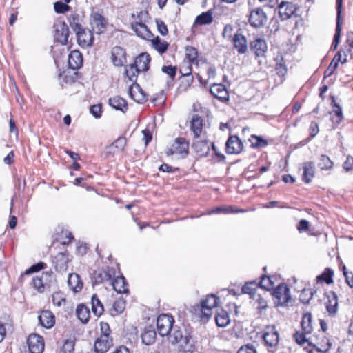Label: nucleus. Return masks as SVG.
<instances>
[{"label": "nucleus", "instance_id": "obj_1", "mask_svg": "<svg viewBox=\"0 0 353 353\" xmlns=\"http://www.w3.org/2000/svg\"><path fill=\"white\" fill-rule=\"evenodd\" d=\"M219 298L214 294H208L199 304L192 307V312L202 322H206L212 315V310L218 305Z\"/></svg>", "mask_w": 353, "mask_h": 353}, {"label": "nucleus", "instance_id": "obj_2", "mask_svg": "<svg viewBox=\"0 0 353 353\" xmlns=\"http://www.w3.org/2000/svg\"><path fill=\"white\" fill-rule=\"evenodd\" d=\"M55 282L56 279L52 271L43 272L41 275L36 276L32 280L33 288L41 294L49 290Z\"/></svg>", "mask_w": 353, "mask_h": 353}, {"label": "nucleus", "instance_id": "obj_3", "mask_svg": "<svg viewBox=\"0 0 353 353\" xmlns=\"http://www.w3.org/2000/svg\"><path fill=\"white\" fill-rule=\"evenodd\" d=\"M189 152V142L184 137H177L171 145L168 148L165 153L168 157L176 155L180 158H185Z\"/></svg>", "mask_w": 353, "mask_h": 353}, {"label": "nucleus", "instance_id": "obj_4", "mask_svg": "<svg viewBox=\"0 0 353 353\" xmlns=\"http://www.w3.org/2000/svg\"><path fill=\"white\" fill-rule=\"evenodd\" d=\"M175 323L172 315L168 314H159L156 321L157 329L159 334L161 336H166L170 334Z\"/></svg>", "mask_w": 353, "mask_h": 353}, {"label": "nucleus", "instance_id": "obj_5", "mask_svg": "<svg viewBox=\"0 0 353 353\" xmlns=\"http://www.w3.org/2000/svg\"><path fill=\"white\" fill-rule=\"evenodd\" d=\"M116 270L114 268L105 266L101 269L94 270L92 274V281L94 284H101L106 281H111L115 276Z\"/></svg>", "mask_w": 353, "mask_h": 353}, {"label": "nucleus", "instance_id": "obj_6", "mask_svg": "<svg viewBox=\"0 0 353 353\" xmlns=\"http://www.w3.org/2000/svg\"><path fill=\"white\" fill-rule=\"evenodd\" d=\"M206 123L204 119L197 114H193L190 121V130L194 139L205 137Z\"/></svg>", "mask_w": 353, "mask_h": 353}, {"label": "nucleus", "instance_id": "obj_7", "mask_svg": "<svg viewBox=\"0 0 353 353\" xmlns=\"http://www.w3.org/2000/svg\"><path fill=\"white\" fill-rule=\"evenodd\" d=\"M109 58L114 67L122 68L127 63L126 50L119 46H114L110 50Z\"/></svg>", "mask_w": 353, "mask_h": 353}, {"label": "nucleus", "instance_id": "obj_8", "mask_svg": "<svg viewBox=\"0 0 353 353\" xmlns=\"http://www.w3.org/2000/svg\"><path fill=\"white\" fill-rule=\"evenodd\" d=\"M72 259L69 256L67 250L60 252L54 256L52 259V263L57 272L63 273L66 272Z\"/></svg>", "mask_w": 353, "mask_h": 353}, {"label": "nucleus", "instance_id": "obj_9", "mask_svg": "<svg viewBox=\"0 0 353 353\" xmlns=\"http://www.w3.org/2000/svg\"><path fill=\"white\" fill-rule=\"evenodd\" d=\"M273 296L274 304L276 306H284L291 301L290 289L287 285L282 283L279 285L274 290Z\"/></svg>", "mask_w": 353, "mask_h": 353}, {"label": "nucleus", "instance_id": "obj_10", "mask_svg": "<svg viewBox=\"0 0 353 353\" xmlns=\"http://www.w3.org/2000/svg\"><path fill=\"white\" fill-rule=\"evenodd\" d=\"M26 344L29 353H43L45 349L43 337L36 333L28 335Z\"/></svg>", "mask_w": 353, "mask_h": 353}, {"label": "nucleus", "instance_id": "obj_11", "mask_svg": "<svg viewBox=\"0 0 353 353\" xmlns=\"http://www.w3.org/2000/svg\"><path fill=\"white\" fill-rule=\"evenodd\" d=\"M210 146H212V150L216 153L218 157V161L220 160V154L219 152L216 151L214 145L213 143H210L207 140H196L194 141L192 143V150L196 154L198 157H203L208 155L210 150Z\"/></svg>", "mask_w": 353, "mask_h": 353}, {"label": "nucleus", "instance_id": "obj_12", "mask_svg": "<svg viewBox=\"0 0 353 353\" xmlns=\"http://www.w3.org/2000/svg\"><path fill=\"white\" fill-rule=\"evenodd\" d=\"M80 77L81 74L77 70L67 69L59 73L58 80L62 88H67L77 82Z\"/></svg>", "mask_w": 353, "mask_h": 353}, {"label": "nucleus", "instance_id": "obj_13", "mask_svg": "<svg viewBox=\"0 0 353 353\" xmlns=\"http://www.w3.org/2000/svg\"><path fill=\"white\" fill-rule=\"evenodd\" d=\"M263 339L264 340L265 345L268 348L273 349H269V351L271 352H274L279 341V334L278 332L276 330L275 327H266L263 334Z\"/></svg>", "mask_w": 353, "mask_h": 353}, {"label": "nucleus", "instance_id": "obj_14", "mask_svg": "<svg viewBox=\"0 0 353 353\" xmlns=\"http://www.w3.org/2000/svg\"><path fill=\"white\" fill-rule=\"evenodd\" d=\"M54 39L56 42L61 45H65L68 43L70 35L69 28L65 21H59L54 25Z\"/></svg>", "mask_w": 353, "mask_h": 353}, {"label": "nucleus", "instance_id": "obj_15", "mask_svg": "<svg viewBox=\"0 0 353 353\" xmlns=\"http://www.w3.org/2000/svg\"><path fill=\"white\" fill-rule=\"evenodd\" d=\"M75 34L77 43L82 48L85 49L93 46L94 37L91 30L84 28Z\"/></svg>", "mask_w": 353, "mask_h": 353}, {"label": "nucleus", "instance_id": "obj_16", "mask_svg": "<svg viewBox=\"0 0 353 353\" xmlns=\"http://www.w3.org/2000/svg\"><path fill=\"white\" fill-rule=\"evenodd\" d=\"M90 23L92 31L97 34H102L107 28V19L99 12H93L91 14Z\"/></svg>", "mask_w": 353, "mask_h": 353}, {"label": "nucleus", "instance_id": "obj_17", "mask_svg": "<svg viewBox=\"0 0 353 353\" xmlns=\"http://www.w3.org/2000/svg\"><path fill=\"white\" fill-rule=\"evenodd\" d=\"M267 16L265 12L260 8L252 10L249 15L250 25L255 28H259L266 23Z\"/></svg>", "mask_w": 353, "mask_h": 353}, {"label": "nucleus", "instance_id": "obj_18", "mask_svg": "<svg viewBox=\"0 0 353 353\" xmlns=\"http://www.w3.org/2000/svg\"><path fill=\"white\" fill-rule=\"evenodd\" d=\"M151 61L152 58L149 53L141 52L134 58L133 63L141 72H146L150 68Z\"/></svg>", "mask_w": 353, "mask_h": 353}, {"label": "nucleus", "instance_id": "obj_19", "mask_svg": "<svg viewBox=\"0 0 353 353\" xmlns=\"http://www.w3.org/2000/svg\"><path fill=\"white\" fill-rule=\"evenodd\" d=\"M130 27L136 35L143 39L148 41L153 37L152 32L149 30L145 23L131 22Z\"/></svg>", "mask_w": 353, "mask_h": 353}, {"label": "nucleus", "instance_id": "obj_20", "mask_svg": "<svg viewBox=\"0 0 353 353\" xmlns=\"http://www.w3.org/2000/svg\"><path fill=\"white\" fill-rule=\"evenodd\" d=\"M113 345V339L98 336L94 343L95 353H106Z\"/></svg>", "mask_w": 353, "mask_h": 353}, {"label": "nucleus", "instance_id": "obj_21", "mask_svg": "<svg viewBox=\"0 0 353 353\" xmlns=\"http://www.w3.org/2000/svg\"><path fill=\"white\" fill-rule=\"evenodd\" d=\"M38 320L39 324L46 328L50 329L54 326L56 323V318L54 314L48 310H43L41 311L39 314Z\"/></svg>", "mask_w": 353, "mask_h": 353}, {"label": "nucleus", "instance_id": "obj_22", "mask_svg": "<svg viewBox=\"0 0 353 353\" xmlns=\"http://www.w3.org/2000/svg\"><path fill=\"white\" fill-rule=\"evenodd\" d=\"M296 6L289 1H282L279 5V13L282 20L290 19L296 10Z\"/></svg>", "mask_w": 353, "mask_h": 353}, {"label": "nucleus", "instance_id": "obj_23", "mask_svg": "<svg viewBox=\"0 0 353 353\" xmlns=\"http://www.w3.org/2000/svg\"><path fill=\"white\" fill-rule=\"evenodd\" d=\"M141 338L142 343L145 345L153 344L157 339V331L152 325H147L144 327Z\"/></svg>", "mask_w": 353, "mask_h": 353}, {"label": "nucleus", "instance_id": "obj_24", "mask_svg": "<svg viewBox=\"0 0 353 353\" xmlns=\"http://www.w3.org/2000/svg\"><path fill=\"white\" fill-rule=\"evenodd\" d=\"M243 149V143L237 136H230L225 143L228 154H239Z\"/></svg>", "mask_w": 353, "mask_h": 353}, {"label": "nucleus", "instance_id": "obj_25", "mask_svg": "<svg viewBox=\"0 0 353 353\" xmlns=\"http://www.w3.org/2000/svg\"><path fill=\"white\" fill-rule=\"evenodd\" d=\"M83 62V55L78 50H72L68 55V65L70 69L79 70L82 67Z\"/></svg>", "mask_w": 353, "mask_h": 353}, {"label": "nucleus", "instance_id": "obj_26", "mask_svg": "<svg viewBox=\"0 0 353 353\" xmlns=\"http://www.w3.org/2000/svg\"><path fill=\"white\" fill-rule=\"evenodd\" d=\"M182 343L185 352L193 353L196 350V341L194 339L192 330H185V336Z\"/></svg>", "mask_w": 353, "mask_h": 353}, {"label": "nucleus", "instance_id": "obj_27", "mask_svg": "<svg viewBox=\"0 0 353 353\" xmlns=\"http://www.w3.org/2000/svg\"><path fill=\"white\" fill-rule=\"evenodd\" d=\"M343 0H336V10H337V19H336V32L334 37L333 43L332 44V48L333 50H336L338 47L340 41V35L341 31V8H342Z\"/></svg>", "mask_w": 353, "mask_h": 353}, {"label": "nucleus", "instance_id": "obj_28", "mask_svg": "<svg viewBox=\"0 0 353 353\" xmlns=\"http://www.w3.org/2000/svg\"><path fill=\"white\" fill-rule=\"evenodd\" d=\"M110 283L113 289L119 294H125L129 292L128 283L123 275L115 276Z\"/></svg>", "mask_w": 353, "mask_h": 353}, {"label": "nucleus", "instance_id": "obj_29", "mask_svg": "<svg viewBox=\"0 0 353 353\" xmlns=\"http://www.w3.org/2000/svg\"><path fill=\"white\" fill-rule=\"evenodd\" d=\"M129 94L132 99L139 103H143L147 101V96L143 92L139 84L132 83L129 88Z\"/></svg>", "mask_w": 353, "mask_h": 353}, {"label": "nucleus", "instance_id": "obj_30", "mask_svg": "<svg viewBox=\"0 0 353 353\" xmlns=\"http://www.w3.org/2000/svg\"><path fill=\"white\" fill-rule=\"evenodd\" d=\"M232 42L234 48L239 54H244L248 50V41L246 37L241 33H235Z\"/></svg>", "mask_w": 353, "mask_h": 353}, {"label": "nucleus", "instance_id": "obj_31", "mask_svg": "<svg viewBox=\"0 0 353 353\" xmlns=\"http://www.w3.org/2000/svg\"><path fill=\"white\" fill-rule=\"evenodd\" d=\"M68 285L70 289L74 293L81 292L83 287V281L77 273H70L68 275Z\"/></svg>", "mask_w": 353, "mask_h": 353}, {"label": "nucleus", "instance_id": "obj_32", "mask_svg": "<svg viewBox=\"0 0 353 353\" xmlns=\"http://www.w3.org/2000/svg\"><path fill=\"white\" fill-rule=\"evenodd\" d=\"M151 42V46L161 55L165 54L170 46L168 41L162 40L159 36L153 37L150 39Z\"/></svg>", "mask_w": 353, "mask_h": 353}, {"label": "nucleus", "instance_id": "obj_33", "mask_svg": "<svg viewBox=\"0 0 353 353\" xmlns=\"http://www.w3.org/2000/svg\"><path fill=\"white\" fill-rule=\"evenodd\" d=\"M250 49L257 57H263L267 51V44L263 39H256L250 43Z\"/></svg>", "mask_w": 353, "mask_h": 353}, {"label": "nucleus", "instance_id": "obj_34", "mask_svg": "<svg viewBox=\"0 0 353 353\" xmlns=\"http://www.w3.org/2000/svg\"><path fill=\"white\" fill-rule=\"evenodd\" d=\"M307 334H305V332H296L294 334V339L296 341V342L301 345H303L305 343H308L310 345H314V347H316L317 350L320 352H326L327 350H328V349L330 347L329 343H327V347H324L323 350L320 349L317 347V345L316 344H314L312 343L311 337H307Z\"/></svg>", "mask_w": 353, "mask_h": 353}, {"label": "nucleus", "instance_id": "obj_35", "mask_svg": "<svg viewBox=\"0 0 353 353\" xmlns=\"http://www.w3.org/2000/svg\"><path fill=\"white\" fill-rule=\"evenodd\" d=\"M67 19H68L70 26L71 27V28L74 32L76 33L79 30H81L83 28H84L82 26V23H83V17L81 16L77 12L71 13L67 17Z\"/></svg>", "mask_w": 353, "mask_h": 353}, {"label": "nucleus", "instance_id": "obj_36", "mask_svg": "<svg viewBox=\"0 0 353 353\" xmlns=\"http://www.w3.org/2000/svg\"><path fill=\"white\" fill-rule=\"evenodd\" d=\"M123 76L125 79H128V80L130 82H132V83H135L137 81L138 76L141 71L137 68V67L134 65V63H132L128 65H125Z\"/></svg>", "mask_w": 353, "mask_h": 353}, {"label": "nucleus", "instance_id": "obj_37", "mask_svg": "<svg viewBox=\"0 0 353 353\" xmlns=\"http://www.w3.org/2000/svg\"><path fill=\"white\" fill-rule=\"evenodd\" d=\"M108 103L112 108L122 112H125L128 109L126 100L120 96L110 97Z\"/></svg>", "mask_w": 353, "mask_h": 353}, {"label": "nucleus", "instance_id": "obj_38", "mask_svg": "<svg viewBox=\"0 0 353 353\" xmlns=\"http://www.w3.org/2000/svg\"><path fill=\"white\" fill-rule=\"evenodd\" d=\"M76 315L82 323L85 324L90 319V309L84 303L79 304L76 308Z\"/></svg>", "mask_w": 353, "mask_h": 353}, {"label": "nucleus", "instance_id": "obj_39", "mask_svg": "<svg viewBox=\"0 0 353 353\" xmlns=\"http://www.w3.org/2000/svg\"><path fill=\"white\" fill-rule=\"evenodd\" d=\"M167 336L172 344L182 342L185 336V330L183 331L180 327L177 325H173V329H172L170 334H169Z\"/></svg>", "mask_w": 353, "mask_h": 353}, {"label": "nucleus", "instance_id": "obj_40", "mask_svg": "<svg viewBox=\"0 0 353 353\" xmlns=\"http://www.w3.org/2000/svg\"><path fill=\"white\" fill-rule=\"evenodd\" d=\"M92 312L97 317L101 316L104 312V307L97 294L91 298Z\"/></svg>", "mask_w": 353, "mask_h": 353}, {"label": "nucleus", "instance_id": "obj_41", "mask_svg": "<svg viewBox=\"0 0 353 353\" xmlns=\"http://www.w3.org/2000/svg\"><path fill=\"white\" fill-rule=\"evenodd\" d=\"M185 60L186 62L197 65L199 64V54L196 48L188 46L185 48Z\"/></svg>", "mask_w": 353, "mask_h": 353}, {"label": "nucleus", "instance_id": "obj_42", "mask_svg": "<svg viewBox=\"0 0 353 353\" xmlns=\"http://www.w3.org/2000/svg\"><path fill=\"white\" fill-rule=\"evenodd\" d=\"M213 12L209 10L198 15L194 22V26L209 25L213 21Z\"/></svg>", "mask_w": 353, "mask_h": 353}, {"label": "nucleus", "instance_id": "obj_43", "mask_svg": "<svg viewBox=\"0 0 353 353\" xmlns=\"http://www.w3.org/2000/svg\"><path fill=\"white\" fill-rule=\"evenodd\" d=\"M193 64L183 61L182 65L180 68V72L182 74V77L185 78L187 81V86L189 87L190 84L193 82V76L192 75V66Z\"/></svg>", "mask_w": 353, "mask_h": 353}, {"label": "nucleus", "instance_id": "obj_44", "mask_svg": "<svg viewBox=\"0 0 353 353\" xmlns=\"http://www.w3.org/2000/svg\"><path fill=\"white\" fill-rule=\"evenodd\" d=\"M326 310L329 316H334L336 314L338 311V300L334 293H332V295L328 296Z\"/></svg>", "mask_w": 353, "mask_h": 353}, {"label": "nucleus", "instance_id": "obj_45", "mask_svg": "<svg viewBox=\"0 0 353 353\" xmlns=\"http://www.w3.org/2000/svg\"><path fill=\"white\" fill-rule=\"evenodd\" d=\"M126 145V138L124 137H120L109 146V148L110 150H113L112 154L114 155L116 152L123 151Z\"/></svg>", "mask_w": 353, "mask_h": 353}, {"label": "nucleus", "instance_id": "obj_46", "mask_svg": "<svg viewBox=\"0 0 353 353\" xmlns=\"http://www.w3.org/2000/svg\"><path fill=\"white\" fill-rule=\"evenodd\" d=\"M304 172L303 179L305 183H310L314 175V164L313 162H307L304 163Z\"/></svg>", "mask_w": 353, "mask_h": 353}, {"label": "nucleus", "instance_id": "obj_47", "mask_svg": "<svg viewBox=\"0 0 353 353\" xmlns=\"http://www.w3.org/2000/svg\"><path fill=\"white\" fill-rule=\"evenodd\" d=\"M52 301L54 306L64 307L67 303L66 296L61 291L54 292L52 295Z\"/></svg>", "mask_w": 353, "mask_h": 353}, {"label": "nucleus", "instance_id": "obj_48", "mask_svg": "<svg viewBox=\"0 0 353 353\" xmlns=\"http://www.w3.org/2000/svg\"><path fill=\"white\" fill-rule=\"evenodd\" d=\"M301 327L305 334H311L312 332V316L310 313H306L303 316Z\"/></svg>", "mask_w": 353, "mask_h": 353}, {"label": "nucleus", "instance_id": "obj_49", "mask_svg": "<svg viewBox=\"0 0 353 353\" xmlns=\"http://www.w3.org/2000/svg\"><path fill=\"white\" fill-rule=\"evenodd\" d=\"M125 305L126 302L123 299L119 298L117 299L114 302L112 308L111 309L112 315L116 316L121 314L125 308Z\"/></svg>", "mask_w": 353, "mask_h": 353}, {"label": "nucleus", "instance_id": "obj_50", "mask_svg": "<svg viewBox=\"0 0 353 353\" xmlns=\"http://www.w3.org/2000/svg\"><path fill=\"white\" fill-rule=\"evenodd\" d=\"M257 287L258 284L255 281L246 283L242 288V292L243 294H248L254 298L257 295L255 292Z\"/></svg>", "mask_w": 353, "mask_h": 353}, {"label": "nucleus", "instance_id": "obj_51", "mask_svg": "<svg viewBox=\"0 0 353 353\" xmlns=\"http://www.w3.org/2000/svg\"><path fill=\"white\" fill-rule=\"evenodd\" d=\"M251 146L253 148H263L268 145V142L265 139L262 138L261 137H259L256 135H252L249 139Z\"/></svg>", "mask_w": 353, "mask_h": 353}, {"label": "nucleus", "instance_id": "obj_52", "mask_svg": "<svg viewBox=\"0 0 353 353\" xmlns=\"http://www.w3.org/2000/svg\"><path fill=\"white\" fill-rule=\"evenodd\" d=\"M333 165L334 163L331 161L329 157L324 154L321 156L318 165L321 170H330L332 168Z\"/></svg>", "mask_w": 353, "mask_h": 353}, {"label": "nucleus", "instance_id": "obj_53", "mask_svg": "<svg viewBox=\"0 0 353 353\" xmlns=\"http://www.w3.org/2000/svg\"><path fill=\"white\" fill-rule=\"evenodd\" d=\"M69 3L65 1H56L54 3V10L57 14H65L70 10L71 7L68 5Z\"/></svg>", "mask_w": 353, "mask_h": 353}, {"label": "nucleus", "instance_id": "obj_54", "mask_svg": "<svg viewBox=\"0 0 353 353\" xmlns=\"http://www.w3.org/2000/svg\"><path fill=\"white\" fill-rule=\"evenodd\" d=\"M47 267V264L44 262L40 261L36 264H33L29 268L26 270L23 274H30L34 272H38Z\"/></svg>", "mask_w": 353, "mask_h": 353}, {"label": "nucleus", "instance_id": "obj_55", "mask_svg": "<svg viewBox=\"0 0 353 353\" xmlns=\"http://www.w3.org/2000/svg\"><path fill=\"white\" fill-rule=\"evenodd\" d=\"M333 271L327 268L323 274L317 276L318 281H325L327 283H332Z\"/></svg>", "mask_w": 353, "mask_h": 353}, {"label": "nucleus", "instance_id": "obj_56", "mask_svg": "<svg viewBox=\"0 0 353 353\" xmlns=\"http://www.w3.org/2000/svg\"><path fill=\"white\" fill-rule=\"evenodd\" d=\"M155 23L159 33L162 36H167L169 33V30L165 22L161 19H156Z\"/></svg>", "mask_w": 353, "mask_h": 353}, {"label": "nucleus", "instance_id": "obj_57", "mask_svg": "<svg viewBox=\"0 0 353 353\" xmlns=\"http://www.w3.org/2000/svg\"><path fill=\"white\" fill-rule=\"evenodd\" d=\"M59 236L63 245H68L74 239L73 234L69 231H62Z\"/></svg>", "mask_w": 353, "mask_h": 353}, {"label": "nucleus", "instance_id": "obj_58", "mask_svg": "<svg viewBox=\"0 0 353 353\" xmlns=\"http://www.w3.org/2000/svg\"><path fill=\"white\" fill-rule=\"evenodd\" d=\"M148 16V12L147 11L141 10L137 14H132L131 17L134 19L132 22H139L142 23H145V19Z\"/></svg>", "mask_w": 353, "mask_h": 353}, {"label": "nucleus", "instance_id": "obj_59", "mask_svg": "<svg viewBox=\"0 0 353 353\" xmlns=\"http://www.w3.org/2000/svg\"><path fill=\"white\" fill-rule=\"evenodd\" d=\"M111 330L108 323L100 322V334L99 336H106V338H112L111 336Z\"/></svg>", "mask_w": 353, "mask_h": 353}, {"label": "nucleus", "instance_id": "obj_60", "mask_svg": "<svg viewBox=\"0 0 353 353\" xmlns=\"http://www.w3.org/2000/svg\"><path fill=\"white\" fill-rule=\"evenodd\" d=\"M161 71L166 74L172 80H174L176 74L177 68L176 66L163 65Z\"/></svg>", "mask_w": 353, "mask_h": 353}, {"label": "nucleus", "instance_id": "obj_61", "mask_svg": "<svg viewBox=\"0 0 353 353\" xmlns=\"http://www.w3.org/2000/svg\"><path fill=\"white\" fill-rule=\"evenodd\" d=\"M235 33H239L238 30L234 32L232 26L226 25L224 28L223 32H222V35L224 38L228 39L229 41H232Z\"/></svg>", "mask_w": 353, "mask_h": 353}, {"label": "nucleus", "instance_id": "obj_62", "mask_svg": "<svg viewBox=\"0 0 353 353\" xmlns=\"http://www.w3.org/2000/svg\"><path fill=\"white\" fill-rule=\"evenodd\" d=\"M313 294L310 290L303 289L300 294V301L304 304L309 303L312 299Z\"/></svg>", "mask_w": 353, "mask_h": 353}, {"label": "nucleus", "instance_id": "obj_63", "mask_svg": "<svg viewBox=\"0 0 353 353\" xmlns=\"http://www.w3.org/2000/svg\"><path fill=\"white\" fill-rule=\"evenodd\" d=\"M259 284L261 288L268 290H270L273 287V282L270 277L268 276H263Z\"/></svg>", "mask_w": 353, "mask_h": 353}, {"label": "nucleus", "instance_id": "obj_64", "mask_svg": "<svg viewBox=\"0 0 353 353\" xmlns=\"http://www.w3.org/2000/svg\"><path fill=\"white\" fill-rule=\"evenodd\" d=\"M62 350L63 353H72L74 350V343L71 340H65L63 343Z\"/></svg>", "mask_w": 353, "mask_h": 353}]
</instances>
